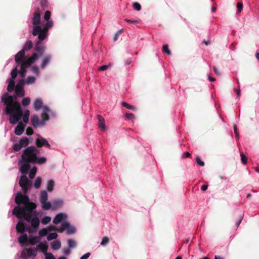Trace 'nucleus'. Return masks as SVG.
<instances>
[{
	"label": "nucleus",
	"mask_w": 259,
	"mask_h": 259,
	"mask_svg": "<svg viewBox=\"0 0 259 259\" xmlns=\"http://www.w3.org/2000/svg\"><path fill=\"white\" fill-rule=\"evenodd\" d=\"M97 118L98 119V126L100 130L102 131H105L107 128L105 123V120L104 118L101 115H97Z\"/></svg>",
	"instance_id": "16"
},
{
	"label": "nucleus",
	"mask_w": 259,
	"mask_h": 259,
	"mask_svg": "<svg viewBox=\"0 0 259 259\" xmlns=\"http://www.w3.org/2000/svg\"><path fill=\"white\" fill-rule=\"evenodd\" d=\"M15 203L18 205L12 210V213L18 219H23L28 223H31L34 231H36L40 224L38 213L34 210L36 208L35 203L30 201L27 195L17 193L15 197Z\"/></svg>",
	"instance_id": "1"
},
{
	"label": "nucleus",
	"mask_w": 259,
	"mask_h": 259,
	"mask_svg": "<svg viewBox=\"0 0 259 259\" xmlns=\"http://www.w3.org/2000/svg\"><path fill=\"white\" fill-rule=\"evenodd\" d=\"M41 204L42 205V208L44 210H49V209H51V206H52L51 202H47V201H46L45 203H41Z\"/></svg>",
	"instance_id": "34"
},
{
	"label": "nucleus",
	"mask_w": 259,
	"mask_h": 259,
	"mask_svg": "<svg viewBox=\"0 0 259 259\" xmlns=\"http://www.w3.org/2000/svg\"><path fill=\"white\" fill-rule=\"evenodd\" d=\"M240 156L241 158V161L243 164H246L247 162V157L243 153H241L240 154Z\"/></svg>",
	"instance_id": "50"
},
{
	"label": "nucleus",
	"mask_w": 259,
	"mask_h": 259,
	"mask_svg": "<svg viewBox=\"0 0 259 259\" xmlns=\"http://www.w3.org/2000/svg\"><path fill=\"white\" fill-rule=\"evenodd\" d=\"M121 105L123 106L126 107L127 109L132 110L133 111H136V108L132 105H130L129 104L125 102H122L121 103Z\"/></svg>",
	"instance_id": "36"
},
{
	"label": "nucleus",
	"mask_w": 259,
	"mask_h": 259,
	"mask_svg": "<svg viewBox=\"0 0 259 259\" xmlns=\"http://www.w3.org/2000/svg\"><path fill=\"white\" fill-rule=\"evenodd\" d=\"M53 25L52 21H48L45 27L42 28L40 26H35L33 29L32 34L34 36L38 35L40 40H44L48 36V30Z\"/></svg>",
	"instance_id": "4"
},
{
	"label": "nucleus",
	"mask_w": 259,
	"mask_h": 259,
	"mask_svg": "<svg viewBox=\"0 0 259 259\" xmlns=\"http://www.w3.org/2000/svg\"><path fill=\"white\" fill-rule=\"evenodd\" d=\"M36 145L38 148L45 146L48 148H50L51 147L48 141L42 137L38 138L36 140Z\"/></svg>",
	"instance_id": "10"
},
{
	"label": "nucleus",
	"mask_w": 259,
	"mask_h": 259,
	"mask_svg": "<svg viewBox=\"0 0 259 259\" xmlns=\"http://www.w3.org/2000/svg\"><path fill=\"white\" fill-rule=\"evenodd\" d=\"M133 7L135 10H136L138 11H140L141 9V6L140 4L137 2H135V3H133Z\"/></svg>",
	"instance_id": "45"
},
{
	"label": "nucleus",
	"mask_w": 259,
	"mask_h": 259,
	"mask_svg": "<svg viewBox=\"0 0 259 259\" xmlns=\"http://www.w3.org/2000/svg\"><path fill=\"white\" fill-rule=\"evenodd\" d=\"M15 60L18 65H21V68L27 69L31 65L30 64L26 59L25 56H24L23 51H20L15 57Z\"/></svg>",
	"instance_id": "5"
},
{
	"label": "nucleus",
	"mask_w": 259,
	"mask_h": 259,
	"mask_svg": "<svg viewBox=\"0 0 259 259\" xmlns=\"http://www.w3.org/2000/svg\"><path fill=\"white\" fill-rule=\"evenodd\" d=\"M237 9H238V12L239 13L241 12V11L242 10V8H243V5L241 3H237Z\"/></svg>",
	"instance_id": "58"
},
{
	"label": "nucleus",
	"mask_w": 259,
	"mask_h": 259,
	"mask_svg": "<svg viewBox=\"0 0 259 259\" xmlns=\"http://www.w3.org/2000/svg\"><path fill=\"white\" fill-rule=\"evenodd\" d=\"M19 183L21 187H23L27 185H31L30 182L28 181L25 175H23L21 177Z\"/></svg>",
	"instance_id": "18"
},
{
	"label": "nucleus",
	"mask_w": 259,
	"mask_h": 259,
	"mask_svg": "<svg viewBox=\"0 0 259 259\" xmlns=\"http://www.w3.org/2000/svg\"><path fill=\"white\" fill-rule=\"evenodd\" d=\"M26 133L27 135H31L33 134V130L32 127H28L26 129Z\"/></svg>",
	"instance_id": "57"
},
{
	"label": "nucleus",
	"mask_w": 259,
	"mask_h": 259,
	"mask_svg": "<svg viewBox=\"0 0 259 259\" xmlns=\"http://www.w3.org/2000/svg\"><path fill=\"white\" fill-rule=\"evenodd\" d=\"M40 241V238L38 236H34L28 238V244L34 245Z\"/></svg>",
	"instance_id": "24"
},
{
	"label": "nucleus",
	"mask_w": 259,
	"mask_h": 259,
	"mask_svg": "<svg viewBox=\"0 0 259 259\" xmlns=\"http://www.w3.org/2000/svg\"><path fill=\"white\" fill-rule=\"evenodd\" d=\"M2 99L6 106L5 113L10 115V123L12 124L17 123L23 114L20 104L17 101H14V97L8 93L4 94Z\"/></svg>",
	"instance_id": "2"
},
{
	"label": "nucleus",
	"mask_w": 259,
	"mask_h": 259,
	"mask_svg": "<svg viewBox=\"0 0 259 259\" xmlns=\"http://www.w3.org/2000/svg\"><path fill=\"white\" fill-rule=\"evenodd\" d=\"M36 171H37L36 167L34 166L32 168V169H31V170L29 172V177L30 179H32L34 178L35 175H36Z\"/></svg>",
	"instance_id": "35"
},
{
	"label": "nucleus",
	"mask_w": 259,
	"mask_h": 259,
	"mask_svg": "<svg viewBox=\"0 0 259 259\" xmlns=\"http://www.w3.org/2000/svg\"><path fill=\"white\" fill-rule=\"evenodd\" d=\"M18 241L20 243L22 244L23 245H28V237L26 234H24L21 235L18 239Z\"/></svg>",
	"instance_id": "21"
},
{
	"label": "nucleus",
	"mask_w": 259,
	"mask_h": 259,
	"mask_svg": "<svg viewBox=\"0 0 259 259\" xmlns=\"http://www.w3.org/2000/svg\"><path fill=\"white\" fill-rule=\"evenodd\" d=\"M15 87V83L14 80L13 79L10 80L7 88L8 91L9 92H12Z\"/></svg>",
	"instance_id": "29"
},
{
	"label": "nucleus",
	"mask_w": 259,
	"mask_h": 259,
	"mask_svg": "<svg viewBox=\"0 0 259 259\" xmlns=\"http://www.w3.org/2000/svg\"><path fill=\"white\" fill-rule=\"evenodd\" d=\"M61 243L59 241H55L52 243V248L54 250H58L61 247Z\"/></svg>",
	"instance_id": "30"
},
{
	"label": "nucleus",
	"mask_w": 259,
	"mask_h": 259,
	"mask_svg": "<svg viewBox=\"0 0 259 259\" xmlns=\"http://www.w3.org/2000/svg\"><path fill=\"white\" fill-rule=\"evenodd\" d=\"M41 14L38 11H35L33 14L32 18V23L35 26H39L40 23Z\"/></svg>",
	"instance_id": "12"
},
{
	"label": "nucleus",
	"mask_w": 259,
	"mask_h": 259,
	"mask_svg": "<svg viewBox=\"0 0 259 259\" xmlns=\"http://www.w3.org/2000/svg\"><path fill=\"white\" fill-rule=\"evenodd\" d=\"M51 56L50 55H46L41 63L40 66L41 68H45L47 65L49 64L51 60Z\"/></svg>",
	"instance_id": "19"
},
{
	"label": "nucleus",
	"mask_w": 259,
	"mask_h": 259,
	"mask_svg": "<svg viewBox=\"0 0 259 259\" xmlns=\"http://www.w3.org/2000/svg\"><path fill=\"white\" fill-rule=\"evenodd\" d=\"M54 187V181L51 180L49 181L47 186V189L49 192H52L53 190Z\"/></svg>",
	"instance_id": "33"
},
{
	"label": "nucleus",
	"mask_w": 259,
	"mask_h": 259,
	"mask_svg": "<svg viewBox=\"0 0 259 259\" xmlns=\"http://www.w3.org/2000/svg\"><path fill=\"white\" fill-rule=\"evenodd\" d=\"M124 21L127 23H130L133 24H137L140 23V21L139 20H130L128 19H125Z\"/></svg>",
	"instance_id": "44"
},
{
	"label": "nucleus",
	"mask_w": 259,
	"mask_h": 259,
	"mask_svg": "<svg viewBox=\"0 0 259 259\" xmlns=\"http://www.w3.org/2000/svg\"><path fill=\"white\" fill-rule=\"evenodd\" d=\"M109 66L108 65H103L99 68V70L100 71H104L108 69Z\"/></svg>",
	"instance_id": "62"
},
{
	"label": "nucleus",
	"mask_w": 259,
	"mask_h": 259,
	"mask_svg": "<svg viewBox=\"0 0 259 259\" xmlns=\"http://www.w3.org/2000/svg\"><path fill=\"white\" fill-rule=\"evenodd\" d=\"M48 195L47 191L44 190L41 191L40 196V202L44 203L48 200Z\"/></svg>",
	"instance_id": "25"
},
{
	"label": "nucleus",
	"mask_w": 259,
	"mask_h": 259,
	"mask_svg": "<svg viewBox=\"0 0 259 259\" xmlns=\"http://www.w3.org/2000/svg\"><path fill=\"white\" fill-rule=\"evenodd\" d=\"M70 248L69 247L67 248H65L64 250H63V253L66 255H69L70 252H71V251H70Z\"/></svg>",
	"instance_id": "61"
},
{
	"label": "nucleus",
	"mask_w": 259,
	"mask_h": 259,
	"mask_svg": "<svg viewBox=\"0 0 259 259\" xmlns=\"http://www.w3.org/2000/svg\"><path fill=\"white\" fill-rule=\"evenodd\" d=\"M46 259H55V257L52 253H46Z\"/></svg>",
	"instance_id": "59"
},
{
	"label": "nucleus",
	"mask_w": 259,
	"mask_h": 259,
	"mask_svg": "<svg viewBox=\"0 0 259 259\" xmlns=\"http://www.w3.org/2000/svg\"><path fill=\"white\" fill-rule=\"evenodd\" d=\"M63 203V201L60 200H55L53 203L52 209L55 210L60 207Z\"/></svg>",
	"instance_id": "28"
},
{
	"label": "nucleus",
	"mask_w": 259,
	"mask_h": 259,
	"mask_svg": "<svg viewBox=\"0 0 259 259\" xmlns=\"http://www.w3.org/2000/svg\"><path fill=\"white\" fill-rule=\"evenodd\" d=\"M109 241V239L107 237H103L101 242V245L104 246L108 243Z\"/></svg>",
	"instance_id": "49"
},
{
	"label": "nucleus",
	"mask_w": 259,
	"mask_h": 259,
	"mask_svg": "<svg viewBox=\"0 0 259 259\" xmlns=\"http://www.w3.org/2000/svg\"><path fill=\"white\" fill-rule=\"evenodd\" d=\"M234 133H235V136L238 139L239 136V133H238L237 132V126L236 125H234Z\"/></svg>",
	"instance_id": "64"
},
{
	"label": "nucleus",
	"mask_w": 259,
	"mask_h": 259,
	"mask_svg": "<svg viewBox=\"0 0 259 259\" xmlns=\"http://www.w3.org/2000/svg\"><path fill=\"white\" fill-rule=\"evenodd\" d=\"M38 59V54L36 53H33L32 56L27 59L26 60L31 64L34 63Z\"/></svg>",
	"instance_id": "27"
},
{
	"label": "nucleus",
	"mask_w": 259,
	"mask_h": 259,
	"mask_svg": "<svg viewBox=\"0 0 259 259\" xmlns=\"http://www.w3.org/2000/svg\"><path fill=\"white\" fill-rule=\"evenodd\" d=\"M47 162V158L45 157H41L40 158H38L36 156V160L35 161V163H37L39 165L43 164Z\"/></svg>",
	"instance_id": "32"
},
{
	"label": "nucleus",
	"mask_w": 259,
	"mask_h": 259,
	"mask_svg": "<svg viewBox=\"0 0 259 259\" xmlns=\"http://www.w3.org/2000/svg\"><path fill=\"white\" fill-rule=\"evenodd\" d=\"M41 117L42 118L41 121H43V124H44V122L49 119V114L46 112H42L41 114Z\"/></svg>",
	"instance_id": "37"
},
{
	"label": "nucleus",
	"mask_w": 259,
	"mask_h": 259,
	"mask_svg": "<svg viewBox=\"0 0 259 259\" xmlns=\"http://www.w3.org/2000/svg\"><path fill=\"white\" fill-rule=\"evenodd\" d=\"M51 221V218L50 217L46 216L44 217L41 221V223L44 225H46L49 223Z\"/></svg>",
	"instance_id": "38"
},
{
	"label": "nucleus",
	"mask_w": 259,
	"mask_h": 259,
	"mask_svg": "<svg viewBox=\"0 0 259 259\" xmlns=\"http://www.w3.org/2000/svg\"><path fill=\"white\" fill-rule=\"evenodd\" d=\"M32 70L33 73H35L36 74L38 75L39 72V68L37 66H33L32 67Z\"/></svg>",
	"instance_id": "55"
},
{
	"label": "nucleus",
	"mask_w": 259,
	"mask_h": 259,
	"mask_svg": "<svg viewBox=\"0 0 259 259\" xmlns=\"http://www.w3.org/2000/svg\"><path fill=\"white\" fill-rule=\"evenodd\" d=\"M30 162H23L22 159H20L18 164L20 165L19 171L25 175L27 174L31 168Z\"/></svg>",
	"instance_id": "7"
},
{
	"label": "nucleus",
	"mask_w": 259,
	"mask_h": 259,
	"mask_svg": "<svg viewBox=\"0 0 259 259\" xmlns=\"http://www.w3.org/2000/svg\"><path fill=\"white\" fill-rule=\"evenodd\" d=\"M69 227V223L68 222H64L62 224L61 227L60 228H58L55 226H50V230L51 231H56L58 232L62 233L65 229L68 228Z\"/></svg>",
	"instance_id": "11"
},
{
	"label": "nucleus",
	"mask_w": 259,
	"mask_h": 259,
	"mask_svg": "<svg viewBox=\"0 0 259 259\" xmlns=\"http://www.w3.org/2000/svg\"><path fill=\"white\" fill-rule=\"evenodd\" d=\"M35 77L34 76H29L26 80V83L27 84H30L33 83L35 81Z\"/></svg>",
	"instance_id": "40"
},
{
	"label": "nucleus",
	"mask_w": 259,
	"mask_h": 259,
	"mask_svg": "<svg viewBox=\"0 0 259 259\" xmlns=\"http://www.w3.org/2000/svg\"><path fill=\"white\" fill-rule=\"evenodd\" d=\"M162 51L168 55H170L171 54V51L168 49V46L167 45H165L163 46Z\"/></svg>",
	"instance_id": "42"
},
{
	"label": "nucleus",
	"mask_w": 259,
	"mask_h": 259,
	"mask_svg": "<svg viewBox=\"0 0 259 259\" xmlns=\"http://www.w3.org/2000/svg\"><path fill=\"white\" fill-rule=\"evenodd\" d=\"M30 99L28 97L24 98L22 101V104L23 106H26L30 104Z\"/></svg>",
	"instance_id": "43"
},
{
	"label": "nucleus",
	"mask_w": 259,
	"mask_h": 259,
	"mask_svg": "<svg viewBox=\"0 0 259 259\" xmlns=\"http://www.w3.org/2000/svg\"><path fill=\"white\" fill-rule=\"evenodd\" d=\"M25 224L21 221H19L16 225L17 232L20 233H23L26 229Z\"/></svg>",
	"instance_id": "17"
},
{
	"label": "nucleus",
	"mask_w": 259,
	"mask_h": 259,
	"mask_svg": "<svg viewBox=\"0 0 259 259\" xmlns=\"http://www.w3.org/2000/svg\"><path fill=\"white\" fill-rule=\"evenodd\" d=\"M42 106V102L40 99H37L34 103V109L36 111L39 110Z\"/></svg>",
	"instance_id": "26"
},
{
	"label": "nucleus",
	"mask_w": 259,
	"mask_h": 259,
	"mask_svg": "<svg viewBox=\"0 0 259 259\" xmlns=\"http://www.w3.org/2000/svg\"><path fill=\"white\" fill-rule=\"evenodd\" d=\"M91 255V253L90 252H88L84 255H83L80 259H87Z\"/></svg>",
	"instance_id": "63"
},
{
	"label": "nucleus",
	"mask_w": 259,
	"mask_h": 259,
	"mask_svg": "<svg viewBox=\"0 0 259 259\" xmlns=\"http://www.w3.org/2000/svg\"><path fill=\"white\" fill-rule=\"evenodd\" d=\"M48 234V230L46 228H44L39 231V235L40 236H45Z\"/></svg>",
	"instance_id": "47"
},
{
	"label": "nucleus",
	"mask_w": 259,
	"mask_h": 259,
	"mask_svg": "<svg viewBox=\"0 0 259 259\" xmlns=\"http://www.w3.org/2000/svg\"><path fill=\"white\" fill-rule=\"evenodd\" d=\"M18 74V69L17 67H15L14 69H13L11 72V76L13 79H15Z\"/></svg>",
	"instance_id": "46"
},
{
	"label": "nucleus",
	"mask_w": 259,
	"mask_h": 259,
	"mask_svg": "<svg viewBox=\"0 0 259 259\" xmlns=\"http://www.w3.org/2000/svg\"><path fill=\"white\" fill-rule=\"evenodd\" d=\"M125 116L127 118L130 120H133L135 118V115L133 113H125Z\"/></svg>",
	"instance_id": "52"
},
{
	"label": "nucleus",
	"mask_w": 259,
	"mask_h": 259,
	"mask_svg": "<svg viewBox=\"0 0 259 259\" xmlns=\"http://www.w3.org/2000/svg\"><path fill=\"white\" fill-rule=\"evenodd\" d=\"M37 247L44 253L46 255V253H48L47 252L48 246L46 241L40 243L38 246Z\"/></svg>",
	"instance_id": "20"
},
{
	"label": "nucleus",
	"mask_w": 259,
	"mask_h": 259,
	"mask_svg": "<svg viewBox=\"0 0 259 259\" xmlns=\"http://www.w3.org/2000/svg\"><path fill=\"white\" fill-rule=\"evenodd\" d=\"M31 185H27V186H24L23 187H21L23 192H24V193L26 195V194L28 192V189H29V188L30 187Z\"/></svg>",
	"instance_id": "60"
},
{
	"label": "nucleus",
	"mask_w": 259,
	"mask_h": 259,
	"mask_svg": "<svg viewBox=\"0 0 259 259\" xmlns=\"http://www.w3.org/2000/svg\"><path fill=\"white\" fill-rule=\"evenodd\" d=\"M66 229H67V233L68 234H73L75 232V228L74 227L70 228L69 227L68 228H67Z\"/></svg>",
	"instance_id": "56"
},
{
	"label": "nucleus",
	"mask_w": 259,
	"mask_h": 259,
	"mask_svg": "<svg viewBox=\"0 0 259 259\" xmlns=\"http://www.w3.org/2000/svg\"><path fill=\"white\" fill-rule=\"evenodd\" d=\"M28 256L29 257H35L37 253V248H29L26 249Z\"/></svg>",
	"instance_id": "22"
},
{
	"label": "nucleus",
	"mask_w": 259,
	"mask_h": 259,
	"mask_svg": "<svg viewBox=\"0 0 259 259\" xmlns=\"http://www.w3.org/2000/svg\"><path fill=\"white\" fill-rule=\"evenodd\" d=\"M51 17V12L49 11H46L45 15H44V19L46 21H48L50 19Z\"/></svg>",
	"instance_id": "51"
},
{
	"label": "nucleus",
	"mask_w": 259,
	"mask_h": 259,
	"mask_svg": "<svg viewBox=\"0 0 259 259\" xmlns=\"http://www.w3.org/2000/svg\"><path fill=\"white\" fill-rule=\"evenodd\" d=\"M33 47V42L31 40H28L25 44L23 49L21 51H23L24 52V56H25V52L28 51L32 49Z\"/></svg>",
	"instance_id": "23"
},
{
	"label": "nucleus",
	"mask_w": 259,
	"mask_h": 259,
	"mask_svg": "<svg viewBox=\"0 0 259 259\" xmlns=\"http://www.w3.org/2000/svg\"><path fill=\"white\" fill-rule=\"evenodd\" d=\"M24 80H21L15 87V93L17 96L22 97L24 96V90L23 89Z\"/></svg>",
	"instance_id": "8"
},
{
	"label": "nucleus",
	"mask_w": 259,
	"mask_h": 259,
	"mask_svg": "<svg viewBox=\"0 0 259 259\" xmlns=\"http://www.w3.org/2000/svg\"><path fill=\"white\" fill-rule=\"evenodd\" d=\"M68 247L70 248H74L76 246V243L75 241L72 239H69L68 240Z\"/></svg>",
	"instance_id": "41"
},
{
	"label": "nucleus",
	"mask_w": 259,
	"mask_h": 259,
	"mask_svg": "<svg viewBox=\"0 0 259 259\" xmlns=\"http://www.w3.org/2000/svg\"><path fill=\"white\" fill-rule=\"evenodd\" d=\"M58 235L56 233H50L48 236H47V239L49 241L52 240L53 239H55L57 238Z\"/></svg>",
	"instance_id": "39"
},
{
	"label": "nucleus",
	"mask_w": 259,
	"mask_h": 259,
	"mask_svg": "<svg viewBox=\"0 0 259 259\" xmlns=\"http://www.w3.org/2000/svg\"><path fill=\"white\" fill-rule=\"evenodd\" d=\"M41 184V178L40 177H38L36 178L34 184V187L35 189H38L40 188Z\"/></svg>",
	"instance_id": "31"
},
{
	"label": "nucleus",
	"mask_w": 259,
	"mask_h": 259,
	"mask_svg": "<svg viewBox=\"0 0 259 259\" xmlns=\"http://www.w3.org/2000/svg\"><path fill=\"white\" fill-rule=\"evenodd\" d=\"M38 151L35 146H29L27 147L23 152L21 159L23 162H30L31 163H35L36 160V155Z\"/></svg>",
	"instance_id": "3"
},
{
	"label": "nucleus",
	"mask_w": 259,
	"mask_h": 259,
	"mask_svg": "<svg viewBox=\"0 0 259 259\" xmlns=\"http://www.w3.org/2000/svg\"><path fill=\"white\" fill-rule=\"evenodd\" d=\"M123 30L122 29L118 30L116 33L115 34L114 36L113 37V40L114 41H116L118 39V37L119 35H120L122 32Z\"/></svg>",
	"instance_id": "48"
},
{
	"label": "nucleus",
	"mask_w": 259,
	"mask_h": 259,
	"mask_svg": "<svg viewBox=\"0 0 259 259\" xmlns=\"http://www.w3.org/2000/svg\"><path fill=\"white\" fill-rule=\"evenodd\" d=\"M26 69L21 68V70L20 71V75L22 77L24 78L26 74Z\"/></svg>",
	"instance_id": "53"
},
{
	"label": "nucleus",
	"mask_w": 259,
	"mask_h": 259,
	"mask_svg": "<svg viewBox=\"0 0 259 259\" xmlns=\"http://www.w3.org/2000/svg\"><path fill=\"white\" fill-rule=\"evenodd\" d=\"M42 40H40L39 39L36 41L35 44L34 50L39 54L40 56H42L45 51L46 47L42 43Z\"/></svg>",
	"instance_id": "9"
},
{
	"label": "nucleus",
	"mask_w": 259,
	"mask_h": 259,
	"mask_svg": "<svg viewBox=\"0 0 259 259\" xmlns=\"http://www.w3.org/2000/svg\"><path fill=\"white\" fill-rule=\"evenodd\" d=\"M67 216L65 214L63 213H59L57 214L53 220V223L57 225L60 223L63 220L66 219Z\"/></svg>",
	"instance_id": "14"
},
{
	"label": "nucleus",
	"mask_w": 259,
	"mask_h": 259,
	"mask_svg": "<svg viewBox=\"0 0 259 259\" xmlns=\"http://www.w3.org/2000/svg\"><path fill=\"white\" fill-rule=\"evenodd\" d=\"M31 122L34 127H36L40 125H43V121H40L37 115H34L31 117Z\"/></svg>",
	"instance_id": "13"
},
{
	"label": "nucleus",
	"mask_w": 259,
	"mask_h": 259,
	"mask_svg": "<svg viewBox=\"0 0 259 259\" xmlns=\"http://www.w3.org/2000/svg\"><path fill=\"white\" fill-rule=\"evenodd\" d=\"M25 125L21 122H19L18 125L15 127V134L16 135H21L24 131Z\"/></svg>",
	"instance_id": "15"
},
{
	"label": "nucleus",
	"mask_w": 259,
	"mask_h": 259,
	"mask_svg": "<svg viewBox=\"0 0 259 259\" xmlns=\"http://www.w3.org/2000/svg\"><path fill=\"white\" fill-rule=\"evenodd\" d=\"M29 144V140L27 137H23L20 139L19 142L16 143L13 146V149L15 151H19L22 148L26 147Z\"/></svg>",
	"instance_id": "6"
},
{
	"label": "nucleus",
	"mask_w": 259,
	"mask_h": 259,
	"mask_svg": "<svg viewBox=\"0 0 259 259\" xmlns=\"http://www.w3.org/2000/svg\"><path fill=\"white\" fill-rule=\"evenodd\" d=\"M196 161L198 164L201 166H203L204 165V162L201 160L200 157L199 156H197L196 158Z\"/></svg>",
	"instance_id": "54"
}]
</instances>
